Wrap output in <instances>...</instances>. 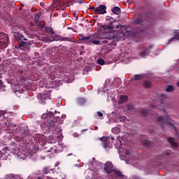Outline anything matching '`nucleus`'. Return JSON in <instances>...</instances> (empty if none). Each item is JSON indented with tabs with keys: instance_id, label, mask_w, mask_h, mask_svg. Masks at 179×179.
Segmentation results:
<instances>
[{
	"instance_id": "5701e85b",
	"label": "nucleus",
	"mask_w": 179,
	"mask_h": 179,
	"mask_svg": "<svg viewBox=\"0 0 179 179\" xmlns=\"http://www.w3.org/2000/svg\"><path fill=\"white\" fill-rule=\"evenodd\" d=\"M140 114H141L143 117H148V114H149V111L145 109H143L140 111Z\"/></svg>"
},
{
	"instance_id": "f257e3e1",
	"label": "nucleus",
	"mask_w": 179,
	"mask_h": 179,
	"mask_svg": "<svg viewBox=\"0 0 179 179\" xmlns=\"http://www.w3.org/2000/svg\"><path fill=\"white\" fill-rule=\"evenodd\" d=\"M54 112L51 111L42 115V118L45 120V121L41 124V128H42V129H45V131H50V129H51L52 127H55V124L58 122L59 120H61V117H54Z\"/></svg>"
},
{
	"instance_id": "c756f323",
	"label": "nucleus",
	"mask_w": 179,
	"mask_h": 179,
	"mask_svg": "<svg viewBox=\"0 0 179 179\" xmlns=\"http://www.w3.org/2000/svg\"><path fill=\"white\" fill-rule=\"evenodd\" d=\"M38 19H40V15L36 14V15H35V22H36V23H38Z\"/></svg>"
},
{
	"instance_id": "b1692460",
	"label": "nucleus",
	"mask_w": 179,
	"mask_h": 179,
	"mask_svg": "<svg viewBox=\"0 0 179 179\" xmlns=\"http://www.w3.org/2000/svg\"><path fill=\"white\" fill-rule=\"evenodd\" d=\"M45 30L46 31H48L49 33H51V34H55V32H54V29L52 27H45Z\"/></svg>"
},
{
	"instance_id": "6e6552de",
	"label": "nucleus",
	"mask_w": 179,
	"mask_h": 179,
	"mask_svg": "<svg viewBox=\"0 0 179 179\" xmlns=\"http://www.w3.org/2000/svg\"><path fill=\"white\" fill-rule=\"evenodd\" d=\"M107 6L106 5L101 4L96 8L95 13L96 15H104V13H107Z\"/></svg>"
},
{
	"instance_id": "de8ad7c7",
	"label": "nucleus",
	"mask_w": 179,
	"mask_h": 179,
	"mask_svg": "<svg viewBox=\"0 0 179 179\" xmlns=\"http://www.w3.org/2000/svg\"><path fill=\"white\" fill-rule=\"evenodd\" d=\"M94 129H95V131H97L98 127H95Z\"/></svg>"
},
{
	"instance_id": "ea45409f",
	"label": "nucleus",
	"mask_w": 179,
	"mask_h": 179,
	"mask_svg": "<svg viewBox=\"0 0 179 179\" xmlns=\"http://www.w3.org/2000/svg\"><path fill=\"white\" fill-rule=\"evenodd\" d=\"M115 130H117V131H118V128H113V129H112V131H113V132H114V131H115Z\"/></svg>"
},
{
	"instance_id": "0eeeda50",
	"label": "nucleus",
	"mask_w": 179,
	"mask_h": 179,
	"mask_svg": "<svg viewBox=\"0 0 179 179\" xmlns=\"http://www.w3.org/2000/svg\"><path fill=\"white\" fill-rule=\"evenodd\" d=\"M34 139L36 143H40V145L43 146V145H44V142H45V136L43 134H35Z\"/></svg>"
},
{
	"instance_id": "f704fd0d",
	"label": "nucleus",
	"mask_w": 179,
	"mask_h": 179,
	"mask_svg": "<svg viewBox=\"0 0 179 179\" xmlns=\"http://www.w3.org/2000/svg\"><path fill=\"white\" fill-rule=\"evenodd\" d=\"M166 156H170L171 155V151L168 150L165 152Z\"/></svg>"
},
{
	"instance_id": "393cba45",
	"label": "nucleus",
	"mask_w": 179,
	"mask_h": 179,
	"mask_svg": "<svg viewBox=\"0 0 179 179\" xmlns=\"http://www.w3.org/2000/svg\"><path fill=\"white\" fill-rule=\"evenodd\" d=\"M174 90V87L173 85H169L166 89V92L168 93H170V92H173Z\"/></svg>"
},
{
	"instance_id": "412c9836",
	"label": "nucleus",
	"mask_w": 179,
	"mask_h": 179,
	"mask_svg": "<svg viewBox=\"0 0 179 179\" xmlns=\"http://www.w3.org/2000/svg\"><path fill=\"white\" fill-rule=\"evenodd\" d=\"M113 173H115V174H116L117 177H118L119 178H122V177H124L122 173L119 170L114 169Z\"/></svg>"
},
{
	"instance_id": "a19ab883",
	"label": "nucleus",
	"mask_w": 179,
	"mask_h": 179,
	"mask_svg": "<svg viewBox=\"0 0 179 179\" xmlns=\"http://www.w3.org/2000/svg\"><path fill=\"white\" fill-rule=\"evenodd\" d=\"M62 118H63V119L66 118V115H62Z\"/></svg>"
},
{
	"instance_id": "cd10ccee",
	"label": "nucleus",
	"mask_w": 179,
	"mask_h": 179,
	"mask_svg": "<svg viewBox=\"0 0 179 179\" xmlns=\"http://www.w3.org/2000/svg\"><path fill=\"white\" fill-rule=\"evenodd\" d=\"M97 64H99V65H104V64H106V62H104V59H99L97 60Z\"/></svg>"
},
{
	"instance_id": "c03bdc74",
	"label": "nucleus",
	"mask_w": 179,
	"mask_h": 179,
	"mask_svg": "<svg viewBox=\"0 0 179 179\" xmlns=\"http://www.w3.org/2000/svg\"><path fill=\"white\" fill-rule=\"evenodd\" d=\"M37 179H44L43 177H38Z\"/></svg>"
},
{
	"instance_id": "ddd939ff",
	"label": "nucleus",
	"mask_w": 179,
	"mask_h": 179,
	"mask_svg": "<svg viewBox=\"0 0 179 179\" xmlns=\"http://www.w3.org/2000/svg\"><path fill=\"white\" fill-rule=\"evenodd\" d=\"M17 76L20 78L21 82H26V76H24V73L22 70L17 71Z\"/></svg>"
},
{
	"instance_id": "e433bc0d",
	"label": "nucleus",
	"mask_w": 179,
	"mask_h": 179,
	"mask_svg": "<svg viewBox=\"0 0 179 179\" xmlns=\"http://www.w3.org/2000/svg\"><path fill=\"white\" fill-rule=\"evenodd\" d=\"M89 9H91L92 10H94V12H95V13H96V8L92 7V6H90Z\"/></svg>"
},
{
	"instance_id": "09e8293b",
	"label": "nucleus",
	"mask_w": 179,
	"mask_h": 179,
	"mask_svg": "<svg viewBox=\"0 0 179 179\" xmlns=\"http://www.w3.org/2000/svg\"><path fill=\"white\" fill-rule=\"evenodd\" d=\"M67 156H72V153L67 155Z\"/></svg>"
},
{
	"instance_id": "4be33fe9",
	"label": "nucleus",
	"mask_w": 179,
	"mask_h": 179,
	"mask_svg": "<svg viewBox=\"0 0 179 179\" xmlns=\"http://www.w3.org/2000/svg\"><path fill=\"white\" fill-rule=\"evenodd\" d=\"M122 83V81H121L120 78H115L113 81V83L115 85V86H120Z\"/></svg>"
},
{
	"instance_id": "4c0bfd02",
	"label": "nucleus",
	"mask_w": 179,
	"mask_h": 179,
	"mask_svg": "<svg viewBox=\"0 0 179 179\" xmlns=\"http://www.w3.org/2000/svg\"><path fill=\"white\" fill-rule=\"evenodd\" d=\"M83 2H85V0H78V3L80 4L83 3Z\"/></svg>"
},
{
	"instance_id": "6ab92c4d",
	"label": "nucleus",
	"mask_w": 179,
	"mask_h": 179,
	"mask_svg": "<svg viewBox=\"0 0 179 179\" xmlns=\"http://www.w3.org/2000/svg\"><path fill=\"white\" fill-rule=\"evenodd\" d=\"M128 100V96L126 95H122L120 97V100L118 101L119 104H124V103H126V101Z\"/></svg>"
},
{
	"instance_id": "8fccbe9b",
	"label": "nucleus",
	"mask_w": 179,
	"mask_h": 179,
	"mask_svg": "<svg viewBox=\"0 0 179 179\" xmlns=\"http://www.w3.org/2000/svg\"><path fill=\"white\" fill-rule=\"evenodd\" d=\"M111 139H112V141H113V140L114 139V137H112V138H111Z\"/></svg>"
},
{
	"instance_id": "9d476101",
	"label": "nucleus",
	"mask_w": 179,
	"mask_h": 179,
	"mask_svg": "<svg viewBox=\"0 0 179 179\" xmlns=\"http://www.w3.org/2000/svg\"><path fill=\"white\" fill-rule=\"evenodd\" d=\"M113 167L114 166L110 162H107L104 164V170L107 174H111V173L114 171V170H113Z\"/></svg>"
},
{
	"instance_id": "39448f33",
	"label": "nucleus",
	"mask_w": 179,
	"mask_h": 179,
	"mask_svg": "<svg viewBox=\"0 0 179 179\" xmlns=\"http://www.w3.org/2000/svg\"><path fill=\"white\" fill-rule=\"evenodd\" d=\"M20 134L21 135V141H27V139H32L31 135H30V130L26 127H20Z\"/></svg>"
},
{
	"instance_id": "49530a36",
	"label": "nucleus",
	"mask_w": 179,
	"mask_h": 179,
	"mask_svg": "<svg viewBox=\"0 0 179 179\" xmlns=\"http://www.w3.org/2000/svg\"><path fill=\"white\" fill-rule=\"evenodd\" d=\"M80 55H83V52H80Z\"/></svg>"
},
{
	"instance_id": "58836bf2",
	"label": "nucleus",
	"mask_w": 179,
	"mask_h": 179,
	"mask_svg": "<svg viewBox=\"0 0 179 179\" xmlns=\"http://www.w3.org/2000/svg\"><path fill=\"white\" fill-rule=\"evenodd\" d=\"M114 37H115V36L114 34H113V36H110L108 38H114Z\"/></svg>"
},
{
	"instance_id": "3c124183",
	"label": "nucleus",
	"mask_w": 179,
	"mask_h": 179,
	"mask_svg": "<svg viewBox=\"0 0 179 179\" xmlns=\"http://www.w3.org/2000/svg\"><path fill=\"white\" fill-rule=\"evenodd\" d=\"M48 152H51V150H48Z\"/></svg>"
},
{
	"instance_id": "a18cd8bd",
	"label": "nucleus",
	"mask_w": 179,
	"mask_h": 179,
	"mask_svg": "<svg viewBox=\"0 0 179 179\" xmlns=\"http://www.w3.org/2000/svg\"><path fill=\"white\" fill-rule=\"evenodd\" d=\"M59 124H64V120H62Z\"/></svg>"
},
{
	"instance_id": "2f4dec72",
	"label": "nucleus",
	"mask_w": 179,
	"mask_h": 179,
	"mask_svg": "<svg viewBox=\"0 0 179 179\" xmlns=\"http://www.w3.org/2000/svg\"><path fill=\"white\" fill-rule=\"evenodd\" d=\"M126 120H127V117H125V116H122L120 117V122H124V121H125Z\"/></svg>"
},
{
	"instance_id": "f8f14e48",
	"label": "nucleus",
	"mask_w": 179,
	"mask_h": 179,
	"mask_svg": "<svg viewBox=\"0 0 179 179\" xmlns=\"http://www.w3.org/2000/svg\"><path fill=\"white\" fill-rule=\"evenodd\" d=\"M0 43L1 44H8L9 43V38L5 33H0Z\"/></svg>"
},
{
	"instance_id": "79ce46f5",
	"label": "nucleus",
	"mask_w": 179,
	"mask_h": 179,
	"mask_svg": "<svg viewBox=\"0 0 179 179\" xmlns=\"http://www.w3.org/2000/svg\"><path fill=\"white\" fill-rule=\"evenodd\" d=\"M44 172L45 173V174H48V173H47V169H44Z\"/></svg>"
},
{
	"instance_id": "72a5a7b5",
	"label": "nucleus",
	"mask_w": 179,
	"mask_h": 179,
	"mask_svg": "<svg viewBox=\"0 0 179 179\" xmlns=\"http://www.w3.org/2000/svg\"><path fill=\"white\" fill-rule=\"evenodd\" d=\"M129 110H135V105L134 104L129 105Z\"/></svg>"
},
{
	"instance_id": "7c9ffc66",
	"label": "nucleus",
	"mask_w": 179,
	"mask_h": 179,
	"mask_svg": "<svg viewBox=\"0 0 179 179\" xmlns=\"http://www.w3.org/2000/svg\"><path fill=\"white\" fill-rule=\"evenodd\" d=\"M13 177H15V175H13V174H8V175L6 176V179H12V178H13Z\"/></svg>"
},
{
	"instance_id": "a211bd4d",
	"label": "nucleus",
	"mask_w": 179,
	"mask_h": 179,
	"mask_svg": "<svg viewBox=\"0 0 179 179\" xmlns=\"http://www.w3.org/2000/svg\"><path fill=\"white\" fill-rule=\"evenodd\" d=\"M143 76L142 74H136L131 77L130 80H141L143 79Z\"/></svg>"
},
{
	"instance_id": "1a4fd4ad",
	"label": "nucleus",
	"mask_w": 179,
	"mask_h": 179,
	"mask_svg": "<svg viewBox=\"0 0 179 179\" xmlns=\"http://www.w3.org/2000/svg\"><path fill=\"white\" fill-rule=\"evenodd\" d=\"M24 41L19 42V48L23 50V48H29L31 43L27 38H24Z\"/></svg>"
},
{
	"instance_id": "473e14b6",
	"label": "nucleus",
	"mask_w": 179,
	"mask_h": 179,
	"mask_svg": "<svg viewBox=\"0 0 179 179\" xmlns=\"http://www.w3.org/2000/svg\"><path fill=\"white\" fill-rule=\"evenodd\" d=\"M151 143H151L150 141H149V140H146L145 142L144 143V144H145L146 146L150 145Z\"/></svg>"
},
{
	"instance_id": "864d4df0",
	"label": "nucleus",
	"mask_w": 179,
	"mask_h": 179,
	"mask_svg": "<svg viewBox=\"0 0 179 179\" xmlns=\"http://www.w3.org/2000/svg\"><path fill=\"white\" fill-rule=\"evenodd\" d=\"M0 117H1V113H0Z\"/></svg>"
},
{
	"instance_id": "2eb2a0df",
	"label": "nucleus",
	"mask_w": 179,
	"mask_h": 179,
	"mask_svg": "<svg viewBox=\"0 0 179 179\" xmlns=\"http://www.w3.org/2000/svg\"><path fill=\"white\" fill-rule=\"evenodd\" d=\"M168 142L171 143V145L173 149H177L178 148V143L174 141V138L173 137H169L168 138Z\"/></svg>"
},
{
	"instance_id": "f03ea898",
	"label": "nucleus",
	"mask_w": 179,
	"mask_h": 179,
	"mask_svg": "<svg viewBox=\"0 0 179 179\" xmlns=\"http://www.w3.org/2000/svg\"><path fill=\"white\" fill-rule=\"evenodd\" d=\"M144 15L145 17H143L142 13L138 14L134 20V24H141V31L142 33L150 29V11H145Z\"/></svg>"
},
{
	"instance_id": "7ed1b4c3",
	"label": "nucleus",
	"mask_w": 179,
	"mask_h": 179,
	"mask_svg": "<svg viewBox=\"0 0 179 179\" xmlns=\"http://www.w3.org/2000/svg\"><path fill=\"white\" fill-rule=\"evenodd\" d=\"M122 25L117 24V20H114V22H108L100 27L98 29L99 33L108 34L115 31V30H121Z\"/></svg>"
},
{
	"instance_id": "f3484780",
	"label": "nucleus",
	"mask_w": 179,
	"mask_h": 179,
	"mask_svg": "<svg viewBox=\"0 0 179 179\" xmlns=\"http://www.w3.org/2000/svg\"><path fill=\"white\" fill-rule=\"evenodd\" d=\"M101 141L103 142V146L105 149L108 148V141H110V137H102Z\"/></svg>"
},
{
	"instance_id": "603ef678",
	"label": "nucleus",
	"mask_w": 179,
	"mask_h": 179,
	"mask_svg": "<svg viewBox=\"0 0 179 179\" xmlns=\"http://www.w3.org/2000/svg\"><path fill=\"white\" fill-rule=\"evenodd\" d=\"M21 37H22V38H23V36H22Z\"/></svg>"
},
{
	"instance_id": "4468645a",
	"label": "nucleus",
	"mask_w": 179,
	"mask_h": 179,
	"mask_svg": "<svg viewBox=\"0 0 179 179\" xmlns=\"http://www.w3.org/2000/svg\"><path fill=\"white\" fill-rule=\"evenodd\" d=\"M59 41H70L71 43H76V39H75V37H60Z\"/></svg>"
},
{
	"instance_id": "aec40b11",
	"label": "nucleus",
	"mask_w": 179,
	"mask_h": 179,
	"mask_svg": "<svg viewBox=\"0 0 179 179\" xmlns=\"http://www.w3.org/2000/svg\"><path fill=\"white\" fill-rule=\"evenodd\" d=\"M143 85L147 89H150V87H152V82H150L149 80H144L143 82Z\"/></svg>"
},
{
	"instance_id": "20e7f679",
	"label": "nucleus",
	"mask_w": 179,
	"mask_h": 179,
	"mask_svg": "<svg viewBox=\"0 0 179 179\" xmlns=\"http://www.w3.org/2000/svg\"><path fill=\"white\" fill-rule=\"evenodd\" d=\"M79 40L80 41H85L88 45H100L101 41H100V36L94 34L92 36H85L83 35H79Z\"/></svg>"
},
{
	"instance_id": "bb28decb",
	"label": "nucleus",
	"mask_w": 179,
	"mask_h": 179,
	"mask_svg": "<svg viewBox=\"0 0 179 179\" xmlns=\"http://www.w3.org/2000/svg\"><path fill=\"white\" fill-rule=\"evenodd\" d=\"M111 20H114V18H113V17H110V16L106 17V22H110V23H111V22H114V21H111Z\"/></svg>"
},
{
	"instance_id": "37998d69",
	"label": "nucleus",
	"mask_w": 179,
	"mask_h": 179,
	"mask_svg": "<svg viewBox=\"0 0 179 179\" xmlns=\"http://www.w3.org/2000/svg\"><path fill=\"white\" fill-rule=\"evenodd\" d=\"M2 86V80H0V87Z\"/></svg>"
},
{
	"instance_id": "9b49d317",
	"label": "nucleus",
	"mask_w": 179,
	"mask_h": 179,
	"mask_svg": "<svg viewBox=\"0 0 179 179\" xmlns=\"http://www.w3.org/2000/svg\"><path fill=\"white\" fill-rule=\"evenodd\" d=\"M157 122H161V124H169V125H171V127H173V128H176V126H174V124L171 123L170 120H167L166 117L163 116L158 117Z\"/></svg>"
},
{
	"instance_id": "c9c22d12",
	"label": "nucleus",
	"mask_w": 179,
	"mask_h": 179,
	"mask_svg": "<svg viewBox=\"0 0 179 179\" xmlns=\"http://www.w3.org/2000/svg\"><path fill=\"white\" fill-rule=\"evenodd\" d=\"M96 114L98 115V117H103V113L98 111L96 112Z\"/></svg>"
},
{
	"instance_id": "a878e982",
	"label": "nucleus",
	"mask_w": 179,
	"mask_h": 179,
	"mask_svg": "<svg viewBox=\"0 0 179 179\" xmlns=\"http://www.w3.org/2000/svg\"><path fill=\"white\" fill-rule=\"evenodd\" d=\"M86 103V100H85V99H78V104H80V106H83V104Z\"/></svg>"
},
{
	"instance_id": "423d86ee",
	"label": "nucleus",
	"mask_w": 179,
	"mask_h": 179,
	"mask_svg": "<svg viewBox=\"0 0 179 179\" xmlns=\"http://www.w3.org/2000/svg\"><path fill=\"white\" fill-rule=\"evenodd\" d=\"M140 50L141 51L138 52V55L141 57V58H146L148 55H149V50H150V45L146 47V46H141Z\"/></svg>"
},
{
	"instance_id": "c85d7f7f",
	"label": "nucleus",
	"mask_w": 179,
	"mask_h": 179,
	"mask_svg": "<svg viewBox=\"0 0 179 179\" xmlns=\"http://www.w3.org/2000/svg\"><path fill=\"white\" fill-rule=\"evenodd\" d=\"M174 40H179V37H177V36L172 37L171 38L169 39L168 44H171V41Z\"/></svg>"
},
{
	"instance_id": "dca6fc26",
	"label": "nucleus",
	"mask_w": 179,
	"mask_h": 179,
	"mask_svg": "<svg viewBox=\"0 0 179 179\" xmlns=\"http://www.w3.org/2000/svg\"><path fill=\"white\" fill-rule=\"evenodd\" d=\"M111 11L114 15H117L118 17L121 15V8L118 6H114L111 8Z\"/></svg>"
}]
</instances>
